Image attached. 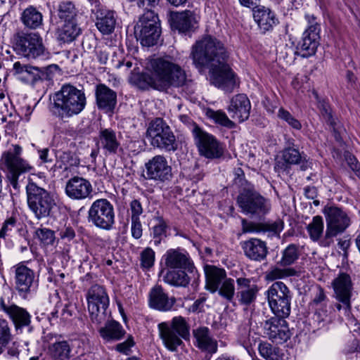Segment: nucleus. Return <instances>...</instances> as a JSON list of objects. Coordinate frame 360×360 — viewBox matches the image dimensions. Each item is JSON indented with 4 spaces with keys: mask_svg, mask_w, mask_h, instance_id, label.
Segmentation results:
<instances>
[{
    "mask_svg": "<svg viewBox=\"0 0 360 360\" xmlns=\"http://www.w3.org/2000/svg\"><path fill=\"white\" fill-rule=\"evenodd\" d=\"M253 18L262 34L272 31L279 22L274 12L269 8L263 6H257L254 8Z\"/></svg>",
    "mask_w": 360,
    "mask_h": 360,
    "instance_id": "cd10ccee",
    "label": "nucleus"
},
{
    "mask_svg": "<svg viewBox=\"0 0 360 360\" xmlns=\"http://www.w3.org/2000/svg\"><path fill=\"white\" fill-rule=\"evenodd\" d=\"M44 51L42 39L37 32L24 33V57L34 59Z\"/></svg>",
    "mask_w": 360,
    "mask_h": 360,
    "instance_id": "473e14b6",
    "label": "nucleus"
},
{
    "mask_svg": "<svg viewBox=\"0 0 360 360\" xmlns=\"http://www.w3.org/2000/svg\"><path fill=\"white\" fill-rule=\"evenodd\" d=\"M42 22L41 13L33 6H30L24 10V25L35 29Z\"/></svg>",
    "mask_w": 360,
    "mask_h": 360,
    "instance_id": "79ce46f5",
    "label": "nucleus"
},
{
    "mask_svg": "<svg viewBox=\"0 0 360 360\" xmlns=\"http://www.w3.org/2000/svg\"><path fill=\"white\" fill-rule=\"evenodd\" d=\"M96 145L98 148L104 150L105 154L115 155L120 148V142L116 132L112 129L100 130Z\"/></svg>",
    "mask_w": 360,
    "mask_h": 360,
    "instance_id": "2f4dec72",
    "label": "nucleus"
},
{
    "mask_svg": "<svg viewBox=\"0 0 360 360\" xmlns=\"http://www.w3.org/2000/svg\"><path fill=\"white\" fill-rule=\"evenodd\" d=\"M244 255L250 260L262 262L266 259L269 253L266 243L259 238H251L241 243Z\"/></svg>",
    "mask_w": 360,
    "mask_h": 360,
    "instance_id": "bb28decb",
    "label": "nucleus"
},
{
    "mask_svg": "<svg viewBox=\"0 0 360 360\" xmlns=\"http://www.w3.org/2000/svg\"><path fill=\"white\" fill-rule=\"evenodd\" d=\"M24 293L35 292L38 288V278L34 272L24 266Z\"/></svg>",
    "mask_w": 360,
    "mask_h": 360,
    "instance_id": "3c124183",
    "label": "nucleus"
},
{
    "mask_svg": "<svg viewBox=\"0 0 360 360\" xmlns=\"http://www.w3.org/2000/svg\"><path fill=\"white\" fill-rule=\"evenodd\" d=\"M191 57L198 69L210 68L212 84L226 92L238 86L236 75L227 63L226 48L216 37L205 35L197 41L192 46Z\"/></svg>",
    "mask_w": 360,
    "mask_h": 360,
    "instance_id": "f257e3e1",
    "label": "nucleus"
},
{
    "mask_svg": "<svg viewBox=\"0 0 360 360\" xmlns=\"http://www.w3.org/2000/svg\"><path fill=\"white\" fill-rule=\"evenodd\" d=\"M175 303L176 298L169 297L161 285H156L151 288L148 295L150 307L160 311H168Z\"/></svg>",
    "mask_w": 360,
    "mask_h": 360,
    "instance_id": "a878e982",
    "label": "nucleus"
},
{
    "mask_svg": "<svg viewBox=\"0 0 360 360\" xmlns=\"http://www.w3.org/2000/svg\"><path fill=\"white\" fill-rule=\"evenodd\" d=\"M11 290L8 288H4L3 295L0 297V309L10 317L15 328L18 330L22 326V308L11 302Z\"/></svg>",
    "mask_w": 360,
    "mask_h": 360,
    "instance_id": "c85d7f7f",
    "label": "nucleus"
},
{
    "mask_svg": "<svg viewBox=\"0 0 360 360\" xmlns=\"http://www.w3.org/2000/svg\"><path fill=\"white\" fill-rule=\"evenodd\" d=\"M96 26L103 34H110L115 30L117 15L113 11L100 8L94 13Z\"/></svg>",
    "mask_w": 360,
    "mask_h": 360,
    "instance_id": "7c9ffc66",
    "label": "nucleus"
},
{
    "mask_svg": "<svg viewBox=\"0 0 360 360\" xmlns=\"http://www.w3.org/2000/svg\"><path fill=\"white\" fill-rule=\"evenodd\" d=\"M86 299L91 321L96 325L105 323L110 314L108 311L109 297L104 287L93 285L88 290Z\"/></svg>",
    "mask_w": 360,
    "mask_h": 360,
    "instance_id": "1a4fd4ad",
    "label": "nucleus"
},
{
    "mask_svg": "<svg viewBox=\"0 0 360 360\" xmlns=\"http://www.w3.org/2000/svg\"><path fill=\"white\" fill-rule=\"evenodd\" d=\"M233 181V184L238 188V193L255 186L252 183L246 180L244 171L240 167L234 168Z\"/></svg>",
    "mask_w": 360,
    "mask_h": 360,
    "instance_id": "8fccbe9b",
    "label": "nucleus"
},
{
    "mask_svg": "<svg viewBox=\"0 0 360 360\" xmlns=\"http://www.w3.org/2000/svg\"><path fill=\"white\" fill-rule=\"evenodd\" d=\"M77 13V10L73 2L70 1H63L60 2L58 6V15L65 22L74 20Z\"/></svg>",
    "mask_w": 360,
    "mask_h": 360,
    "instance_id": "37998d69",
    "label": "nucleus"
},
{
    "mask_svg": "<svg viewBox=\"0 0 360 360\" xmlns=\"http://www.w3.org/2000/svg\"><path fill=\"white\" fill-rule=\"evenodd\" d=\"M81 29L75 20L65 22L58 32V39L63 43H70L80 34Z\"/></svg>",
    "mask_w": 360,
    "mask_h": 360,
    "instance_id": "4c0bfd02",
    "label": "nucleus"
},
{
    "mask_svg": "<svg viewBox=\"0 0 360 360\" xmlns=\"http://www.w3.org/2000/svg\"><path fill=\"white\" fill-rule=\"evenodd\" d=\"M96 104L106 114L114 113L117 105V93L104 84H98L95 90Z\"/></svg>",
    "mask_w": 360,
    "mask_h": 360,
    "instance_id": "412c9836",
    "label": "nucleus"
},
{
    "mask_svg": "<svg viewBox=\"0 0 360 360\" xmlns=\"http://www.w3.org/2000/svg\"><path fill=\"white\" fill-rule=\"evenodd\" d=\"M191 131L200 156L209 160H217L223 157L224 144L214 136L204 131L198 125H194Z\"/></svg>",
    "mask_w": 360,
    "mask_h": 360,
    "instance_id": "f8f14e48",
    "label": "nucleus"
},
{
    "mask_svg": "<svg viewBox=\"0 0 360 360\" xmlns=\"http://www.w3.org/2000/svg\"><path fill=\"white\" fill-rule=\"evenodd\" d=\"M92 192L91 184L83 177L73 176L66 183L65 193L71 199L84 200L89 198Z\"/></svg>",
    "mask_w": 360,
    "mask_h": 360,
    "instance_id": "4be33fe9",
    "label": "nucleus"
},
{
    "mask_svg": "<svg viewBox=\"0 0 360 360\" xmlns=\"http://www.w3.org/2000/svg\"><path fill=\"white\" fill-rule=\"evenodd\" d=\"M319 39L320 35L303 32L302 37L297 46V53L303 58L314 55L319 45Z\"/></svg>",
    "mask_w": 360,
    "mask_h": 360,
    "instance_id": "f704fd0d",
    "label": "nucleus"
},
{
    "mask_svg": "<svg viewBox=\"0 0 360 360\" xmlns=\"http://www.w3.org/2000/svg\"><path fill=\"white\" fill-rule=\"evenodd\" d=\"M147 178L159 182H165L172 178V167L164 155H158L145 164Z\"/></svg>",
    "mask_w": 360,
    "mask_h": 360,
    "instance_id": "a211bd4d",
    "label": "nucleus"
},
{
    "mask_svg": "<svg viewBox=\"0 0 360 360\" xmlns=\"http://www.w3.org/2000/svg\"><path fill=\"white\" fill-rule=\"evenodd\" d=\"M155 252L150 248H145L141 253V265L143 268L149 269L153 266Z\"/></svg>",
    "mask_w": 360,
    "mask_h": 360,
    "instance_id": "4d7b16f0",
    "label": "nucleus"
},
{
    "mask_svg": "<svg viewBox=\"0 0 360 360\" xmlns=\"http://www.w3.org/2000/svg\"><path fill=\"white\" fill-rule=\"evenodd\" d=\"M323 227L322 217L319 215L314 217L312 221L307 227L310 238L313 241H320L322 239L321 236L323 231Z\"/></svg>",
    "mask_w": 360,
    "mask_h": 360,
    "instance_id": "a18cd8bd",
    "label": "nucleus"
},
{
    "mask_svg": "<svg viewBox=\"0 0 360 360\" xmlns=\"http://www.w3.org/2000/svg\"><path fill=\"white\" fill-rule=\"evenodd\" d=\"M109 319L105 321V326L100 328L99 333L106 341L119 340L124 337L125 330L119 322L113 320L109 321Z\"/></svg>",
    "mask_w": 360,
    "mask_h": 360,
    "instance_id": "e433bc0d",
    "label": "nucleus"
},
{
    "mask_svg": "<svg viewBox=\"0 0 360 360\" xmlns=\"http://www.w3.org/2000/svg\"><path fill=\"white\" fill-rule=\"evenodd\" d=\"M13 49L18 55L22 54V34L17 32L12 39Z\"/></svg>",
    "mask_w": 360,
    "mask_h": 360,
    "instance_id": "69168bd1",
    "label": "nucleus"
},
{
    "mask_svg": "<svg viewBox=\"0 0 360 360\" xmlns=\"http://www.w3.org/2000/svg\"><path fill=\"white\" fill-rule=\"evenodd\" d=\"M304 18L307 21L308 27L304 32L315 33V34L320 35L321 27L316 21V17L314 14L307 13Z\"/></svg>",
    "mask_w": 360,
    "mask_h": 360,
    "instance_id": "052dcab7",
    "label": "nucleus"
},
{
    "mask_svg": "<svg viewBox=\"0 0 360 360\" xmlns=\"http://www.w3.org/2000/svg\"><path fill=\"white\" fill-rule=\"evenodd\" d=\"M354 63L351 60L348 63V68L352 67L354 72L352 70L348 69L346 72V79L347 82V89H355L356 88V81L357 77L356 75L358 74V70L356 67L354 66Z\"/></svg>",
    "mask_w": 360,
    "mask_h": 360,
    "instance_id": "bf43d9fd",
    "label": "nucleus"
},
{
    "mask_svg": "<svg viewBox=\"0 0 360 360\" xmlns=\"http://www.w3.org/2000/svg\"><path fill=\"white\" fill-rule=\"evenodd\" d=\"M53 100V113L62 119L79 114L86 105L84 93L70 84L63 85Z\"/></svg>",
    "mask_w": 360,
    "mask_h": 360,
    "instance_id": "7ed1b4c3",
    "label": "nucleus"
},
{
    "mask_svg": "<svg viewBox=\"0 0 360 360\" xmlns=\"http://www.w3.org/2000/svg\"><path fill=\"white\" fill-rule=\"evenodd\" d=\"M43 72L37 67L24 65V82L34 85L41 79Z\"/></svg>",
    "mask_w": 360,
    "mask_h": 360,
    "instance_id": "603ef678",
    "label": "nucleus"
},
{
    "mask_svg": "<svg viewBox=\"0 0 360 360\" xmlns=\"http://www.w3.org/2000/svg\"><path fill=\"white\" fill-rule=\"evenodd\" d=\"M236 300L238 304L248 308L256 302L259 288L257 284L252 283L251 279L239 277L236 278Z\"/></svg>",
    "mask_w": 360,
    "mask_h": 360,
    "instance_id": "6ab92c4d",
    "label": "nucleus"
},
{
    "mask_svg": "<svg viewBox=\"0 0 360 360\" xmlns=\"http://www.w3.org/2000/svg\"><path fill=\"white\" fill-rule=\"evenodd\" d=\"M22 148L15 144L12 145L1 155L0 168L6 173L11 186L15 191L14 194L20 193V186L18 178L22 174V158L21 157ZM13 195V191H11Z\"/></svg>",
    "mask_w": 360,
    "mask_h": 360,
    "instance_id": "9b49d317",
    "label": "nucleus"
},
{
    "mask_svg": "<svg viewBox=\"0 0 360 360\" xmlns=\"http://www.w3.org/2000/svg\"><path fill=\"white\" fill-rule=\"evenodd\" d=\"M159 335L165 347L175 352L183 344L182 339L188 340L190 326L185 318L174 317L170 322H162L158 326Z\"/></svg>",
    "mask_w": 360,
    "mask_h": 360,
    "instance_id": "423d86ee",
    "label": "nucleus"
},
{
    "mask_svg": "<svg viewBox=\"0 0 360 360\" xmlns=\"http://www.w3.org/2000/svg\"><path fill=\"white\" fill-rule=\"evenodd\" d=\"M261 233H267L269 238H280V234L284 229V221L281 219L267 220L261 222Z\"/></svg>",
    "mask_w": 360,
    "mask_h": 360,
    "instance_id": "a19ab883",
    "label": "nucleus"
},
{
    "mask_svg": "<svg viewBox=\"0 0 360 360\" xmlns=\"http://www.w3.org/2000/svg\"><path fill=\"white\" fill-rule=\"evenodd\" d=\"M283 162H277L275 169L278 172L288 169V165H299L300 169L307 170L309 167V162L303 157L300 151L291 147L286 148L283 151Z\"/></svg>",
    "mask_w": 360,
    "mask_h": 360,
    "instance_id": "c756f323",
    "label": "nucleus"
},
{
    "mask_svg": "<svg viewBox=\"0 0 360 360\" xmlns=\"http://www.w3.org/2000/svg\"><path fill=\"white\" fill-rule=\"evenodd\" d=\"M135 84L139 89L143 90L148 89L149 87L156 89L152 69L150 74L142 73L139 75L136 78Z\"/></svg>",
    "mask_w": 360,
    "mask_h": 360,
    "instance_id": "5fc2aeb1",
    "label": "nucleus"
},
{
    "mask_svg": "<svg viewBox=\"0 0 360 360\" xmlns=\"http://www.w3.org/2000/svg\"><path fill=\"white\" fill-rule=\"evenodd\" d=\"M334 297L337 301L349 305V299L352 296L353 283L347 273H340L332 281Z\"/></svg>",
    "mask_w": 360,
    "mask_h": 360,
    "instance_id": "393cba45",
    "label": "nucleus"
},
{
    "mask_svg": "<svg viewBox=\"0 0 360 360\" xmlns=\"http://www.w3.org/2000/svg\"><path fill=\"white\" fill-rule=\"evenodd\" d=\"M62 334L46 333L43 337L44 343L47 345V352L52 360H71L73 340H64Z\"/></svg>",
    "mask_w": 360,
    "mask_h": 360,
    "instance_id": "2eb2a0df",
    "label": "nucleus"
},
{
    "mask_svg": "<svg viewBox=\"0 0 360 360\" xmlns=\"http://www.w3.org/2000/svg\"><path fill=\"white\" fill-rule=\"evenodd\" d=\"M321 115L323 120L328 124L331 127L334 128V125H336L334 117L332 115L330 108L327 105H323L321 109Z\"/></svg>",
    "mask_w": 360,
    "mask_h": 360,
    "instance_id": "338daca9",
    "label": "nucleus"
},
{
    "mask_svg": "<svg viewBox=\"0 0 360 360\" xmlns=\"http://www.w3.org/2000/svg\"><path fill=\"white\" fill-rule=\"evenodd\" d=\"M129 207L131 210V219H140V216L143 212L141 202L137 199H134L131 201Z\"/></svg>",
    "mask_w": 360,
    "mask_h": 360,
    "instance_id": "e2e57ef3",
    "label": "nucleus"
},
{
    "mask_svg": "<svg viewBox=\"0 0 360 360\" xmlns=\"http://www.w3.org/2000/svg\"><path fill=\"white\" fill-rule=\"evenodd\" d=\"M131 219V236L135 239H139L142 236L143 229L140 219Z\"/></svg>",
    "mask_w": 360,
    "mask_h": 360,
    "instance_id": "0e129e2a",
    "label": "nucleus"
},
{
    "mask_svg": "<svg viewBox=\"0 0 360 360\" xmlns=\"http://www.w3.org/2000/svg\"><path fill=\"white\" fill-rule=\"evenodd\" d=\"M146 136L151 146L166 152H174L178 142L170 127L162 118H156L149 123Z\"/></svg>",
    "mask_w": 360,
    "mask_h": 360,
    "instance_id": "6e6552de",
    "label": "nucleus"
},
{
    "mask_svg": "<svg viewBox=\"0 0 360 360\" xmlns=\"http://www.w3.org/2000/svg\"><path fill=\"white\" fill-rule=\"evenodd\" d=\"M193 335L196 339L198 348L202 352H207L211 355L217 352V341L212 337L208 328L200 327L194 330Z\"/></svg>",
    "mask_w": 360,
    "mask_h": 360,
    "instance_id": "72a5a7b5",
    "label": "nucleus"
},
{
    "mask_svg": "<svg viewBox=\"0 0 360 360\" xmlns=\"http://www.w3.org/2000/svg\"><path fill=\"white\" fill-rule=\"evenodd\" d=\"M277 116L279 119L285 122L290 127L296 130H300L302 129L301 122L296 119L289 111L280 108L278 109Z\"/></svg>",
    "mask_w": 360,
    "mask_h": 360,
    "instance_id": "6e6d98bb",
    "label": "nucleus"
},
{
    "mask_svg": "<svg viewBox=\"0 0 360 360\" xmlns=\"http://www.w3.org/2000/svg\"><path fill=\"white\" fill-rule=\"evenodd\" d=\"M205 274L206 288L212 293L217 291L219 286L226 278V271L215 266L206 265L205 266Z\"/></svg>",
    "mask_w": 360,
    "mask_h": 360,
    "instance_id": "c9c22d12",
    "label": "nucleus"
},
{
    "mask_svg": "<svg viewBox=\"0 0 360 360\" xmlns=\"http://www.w3.org/2000/svg\"><path fill=\"white\" fill-rule=\"evenodd\" d=\"M158 223L152 228L151 236L153 238V243L158 246L160 244L162 239L167 236V224L162 217L156 218Z\"/></svg>",
    "mask_w": 360,
    "mask_h": 360,
    "instance_id": "c03bdc74",
    "label": "nucleus"
},
{
    "mask_svg": "<svg viewBox=\"0 0 360 360\" xmlns=\"http://www.w3.org/2000/svg\"><path fill=\"white\" fill-rule=\"evenodd\" d=\"M300 254L298 245L290 244L281 252V258L278 264L283 267L292 265L299 259Z\"/></svg>",
    "mask_w": 360,
    "mask_h": 360,
    "instance_id": "58836bf2",
    "label": "nucleus"
},
{
    "mask_svg": "<svg viewBox=\"0 0 360 360\" xmlns=\"http://www.w3.org/2000/svg\"><path fill=\"white\" fill-rule=\"evenodd\" d=\"M323 212L326 218V230L319 245L328 248L334 243L335 237L345 232L350 226L351 219L345 210L337 206H326Z\"/></svg>",
    "mask_w": 360,
    "mask_h": 360,
    "instance_id": "0eeeda50",
    "label": "nucleus"
},
{
    "mask_svg": "<svg viewBox=\"0 0 360 360\" xmlns=\"http://www.w3.org/2000/svg\"><path fill=\"white\" fill-rule=\"evenodd\" d=\"M88 221L96 227L109 231L115 224V211L112 204L105 198L95 200L88 211Z\"/></svg>",
    "mask_w": 360,
    "mask_h": 360,
    "instance_id": "4468645a",
    "label": "nucleus"
},
{
    "mask_svg": "<svg viewBox=\"0 0 360 360\" xmlns=\"http://www.w3.org/2000/svg\"><path fill=\"white\" fill-rule=\"evenodd\" d=\"M200 277L196 268L193 269V271L190 273L185 269H168L163 280L167 284L174 287L186 288L192 281L196 283Z\"/></svg>",
    "mask_w": 360,
    "mask_h": 360,
    "instance_id": "5701e85b",
    "label": "nucleus"
},
{
    "mask_svg": "<svg viewBox=\"0 0 360 360\" xmlns=\"http://www.w3.org/2000/svg\"><path fill=\"white\" fill-rule=\"evenodd\" d=\"M236 202L240 212L252 219L262 220L271 210L270 199L263 196L255 186L238 193Z\"/></svg>",
    "mask_w": 360,
    "mask_h": 360,
    "instance_id": "39448f33",
    "label": "nucleus"
},
{
    "mask_svg": "<svg viewBox=\"0 0 360 360\" xmlns=\"http://www.w3.org/2000/svg\"><path fill=\"white\" fill-rule=\"evenodd\" d=\"M258 351L259 355L265 360H282V350L277 346L273 345L267 341L259 343Z\"/></svg>",
    "mask_w": 360,
    "mask_h": 360,
    "instance_id": "ea45409f",
    "label": "nucleus"
},
{
    "mask_svg": "<svg viewBox=\"0 0 360 360\" xmlns=\"http://www.w3.org/2000/svg\"><path fill=\"white\" fill-rule=\"evenodd\" d=\"M150 66L157 90L163 91L170 87H182L183 90L193 92V81L187 79L185 71L179 65L158 58L151 60Z\"/></svg>",
    "mask_w": 360,
    "mask_h": 360,
    "instance_id": "f03ea898",
    "label": "nucleus"
},
{
    "mask_svg": "<svg viewBox=\"0 0 360 360\" xmlns=\"http://www.w3.org/2000/svg\"><path fill=\"white\" fill-rule=\"evenodd\" d=\"M285 318L273 316L264 321V333L273 342L283 344L290 338L292 333Z\"/></svg>",
    "mask_w": 360,
    "mask_h": 360,
    "instance_id": "dca6fc26",
    "label": "nucleus"
},
{
    "mask_svg": "<svg viewBox=\"0 0 360 360\" xmlns=\"http://www.w3.org/2000/svg\"><path fill=\"white\" fill-rule=\"evenodd\" d=\"M36 233L41 240L45 245H52L55 240L54 231L49 229H39L36 231Z\"/></svg>",
    "mask_w": 360,
    "mask_h": 360,
    "instance_id": "13d9d810",
    "label": "nucleus"
},
{
    "mask_svg": "<svg viewBox=\"0 0 360 360\" xmlns=\"http://www.w3.org/2000/svg\"><path fill=\"white\" fill-rule=\"evenodd\" d=\"M234 280L226 278L219 286L217 292L219 295L229 302H232L235 296Z\"/></svg>",
    "mask_w": 360,
    "mask_h": 360,
    "instance_id": "09e8293b",
    "label": "nucleus"
},
{
    "mask_svg": "<svg viewBox=\"0 0 360 360\" xmlns=\"http://www.w3.org/2000/svg\"><path fill=\"white\" fill-rule=\"evenodd\" d=\"M206 115L209 118L213 120L215 123L221 126L226 127L229 129H232L235 127V123L227 117L224 112L221 110L208 109L206 112Z\"/></svg>",
    "mask_w": 360,
    "mask_h": 360,
    "instance_id": "de8ad7c7",
    "label": "nucleus"
},
{
    "mask_svg": "<svg viewBox=\"0 0 360 360\" xmlns=\"http://www.w3.org/2000/svg\"><path fill=\"white\" fill-rule=\"evenodd\" d=\"M39 176L32 174L28 176L26 186L27 202L29 209L37 219L51 217L56 208L53 197L44 188L37 185Z\"/></svg>",
    "mask_w": 360,
    "mask_h": 360,
    "instance_id": "20e7f679",
    "label": "nucleus"
},
{
    "mask_svg": "<svg viewBox=\"0 0 360 360\" xmlns=\"http://www.w3.org/2000/svg\"><path fill=\"white\" fill-rule=\"evenodd\" d=\"M168 22L172 30L180 34H190L198 27V20L193 11L185 10L181 12L171 11L167 17Z\"/></svg>",
    "mask_w": 360,
    "mask_h": 360,
    "instance_id": "f3484780",
    "label": "nucleus"
},
{
    "mask_svg": "<svg viewBox=\"0 0 360 360\" xmlns=\"http://www.w3.org/2000/svg\"><path fill=\"white\" fill-rule=\"evenodd\" d=\"M267 299L275 316H289L291 310L292 293L284 283L274 282L267 290Z\"/></svg>",
    "mask_w": 360,
    "mask_h": 360,
    "instance_id": "ddd939ff",
    "label": "nucleus"
},
{
    "mask_svg": "<svg viewBox=\"0 0 360 360\" xmlns=\"http://www.w3.org/2000/svg\"><path fill=\"white\" fill-rule=\"evenodd\" d=\"M242 233H261V222L248 221L247 219H241Z\"/></svg>",
    "mask_w": 360,
    "mask_h": 360,
    "instance_id": "680f3d73",
    "label": "nucleus"
},
{
    "mask_svg": "<svg viewBox=\"0 0 360 360\" xmlns=\"http://www.w3.org/2000/svg\"><path fill=\"white\" fill-rule=\"evenodd\" d=\"M165 264L168 269H185L190 273L196 268L187 251L184 249H169L163 256Z\"/></svg>",
    "mask_w": 360,
    "mask_h": 360,
    "instance_id": "aec40b11",
    "label": "nucleus"
},
{
    "mask_svg": "<svg viewBox=\"0 0 360 360\" xmlns=\"http://www.w3.org/2000/svg\"><path fill=\"white\" fill-rule=\"evenodd\" d=\"M11 340V329L6 319H0V354Z\"/></svg>",
    "mask_w": 360,
    "mask_h": 360,
    "instance_id": "864d4df0",
    "label": "nucleus"
},
{
    "mask_svg": "<svg viewBox=\"0 0 360 360\" xmlns=\"http://www.w3.org/2000/svg\"><path fill=\"white\" fill-rule=\"evenodd\" d=\"M134 34L144 46L157 44L161 34L158 15L151 10L144 12L134 27Z\"/></svg>",
    "mask_w": 360,
    "mask_h": 360,
    "instance_id": "9d476101",
    "label": "nucleus"
},
{
    "mask_svg": "<svg viewBox=\"0 0 360 360\" xmlns=\"http://www.w3.org/2000/svg\"><path fill=\"white\" fill-rule=\"evenodd\" d=\"M250 109L251 104L248 96L239 94L231 99L227 110L232 119L243 122L249 118Z\"/></svg>",
    "mask_w": 360,
    "mask_h": 360,
    "instance_id": "b1692460",
    "label": "nucleus"
},
{
    "mask_svg": "<svg viewBox=\"0 0 360 360\" xmlns=\"http://www.w3.org/2000/svg\"><path fill=\"white\" fill-rule=\"evenodd\" d=\"M297 275L298 272L294 268L281 269L278 266H273L267 271L266 278L269 280L274 281Z\"/></svg>",
    "mask_w": 360,
    "mask_h": 360,
    "instance_id": "49530a36",
    "label": "nucleus"
},
{
    "mask_svg": "<svg viewBox=\"0 0 360 360\" xmlns=\"http://www.w3.org/2000/svg\"><path fill=\"white\" fill-rule=\"evenodd\" d=\"M134 344L133 338L129 337L126 341L117 344L116 345V349L121 353L127 354Z\"/></svg>",
    "mask_w": 360,
    "mask_h": 360,
    "instance_id": "774afa93",
    "label": "nucleus"
}]
</instances>
